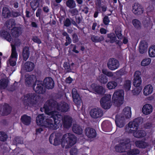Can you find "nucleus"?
<instances>
[{"mask_svg":"<svg viewBox=\"0 0 155 155\" xmlns=\"http://www.w3.org/2000/svg\"><path fill=\"white\" fill-rule=\"evenodd\" d=\"M102 72L104 74L109 77H112L115 74L118 76H120L126 73V72L123 69L117 71L115 73H113L111 72L108 71L106 69H103L102 70Z\"/></svg>","mask_w":155,"mask_h":155,"instance_id":"14","label":"nucleus"},{"mask_svg":"<svg viewBox=\"0 0 155 155\" xmlns=\"http://www.w3.org/2000/svg\"><path fill=\"white\" fill-rule=\"evenodd\" d=\"M70 24V21L68 19H67L64 22V25L66 26H68Z\"/></svg>","mask_w":155,"mask_h":155,"instance_id":"52","label":"nucleus"},{"mask_svg":"<svg viewBox=\"0 0 155 155\" xmlns=\"http://www.w3.org/2000/svg\"><path fill=\"white\" fill-rule=\"evenodd\" d=\"M43 10L45 12H48L49 11V9L48 7H44L43 8Z\"/></svg>","mask_w":155,"mask_h":155,"instance_id":"62","label":"nucleus"},{"mask_svg":"<svg viewBox=\"0 0 155 155\" xmlns=\"http://www.w3.org/2000/svg\"><path fill=\"white\" fill-rule=\"evenodd\" d=\"M6 27L11 30L12 35L13 37H17L21 34L19 29L17 27H14V22L12 20H10L7 21L6 23Z\"/></svg>","mask_w":155,"mask_h":155,"instance_id":"7","label":"nucleus"},{"mask_svg":"<svg viewBox=\"0 0 155 155\" xmlns=\"http://www.w3.org/2000/svg\"><path fill=\"white\" fill-rule=\"evenodd\" d=\"M117 83L114 81L109 82L107 84V87L109 89H114L117 86Z\"/></svg>","mask_w":155,"mask_h":155,"instance_id":"35","label":"nucleus"},{"mask_svg":"<svg viewBox=\"0 0 155 155\" xmlns=\"http://www.w3.org/2000/svg\"><path fill=\"white\" fill-rule=\"evenodd\" d=\"M71 13L72 14H74V15L77 14H78V11L77 9H73L72 10V11L71 12Z\"/></svg>","mask_w":155,"mask_h":155,"instance_id":"60","label":"nucleus"},{"mask_svg":"<svg viewBox=\"0 0 155 155\" xmlns=\"http://www.w3.org/2000/svg\"><path fill=\"white\" fill-rule=\"evenodd\" d=\"M72 81V78L70 77H68L66 79V82L67 83H68L69 84L71 83V82Z\"/></svg>","mask_w":155,"mask_h":155,"instance_id":"58","label":"nucleus"},{"mask_svg":"<svg viewBox=\"0 0 155 155\" xmlns=\"http://www.w3.org/2000/svg\"><path fill=\"white\" fill-rule=\"evenodd\" d=\"M11 13L8 8L6 7L3 8L2 10V15L5 18L9 17Z\"/></svg>","mask_w":155,"mask_h":155,"instance_id":"34","label":"nucleus"},{"mask_svg":"<svg viewBox=\"0 0 155 155\" xmlns=\"http://www.w3.org/2000/svg\"><path fill=\"white\" fill-rule=\"evenodd\" d=\"M133 24L134 26L137 28H139L141 26L140 22L136 19H135L133 21Z\"/></svg>","mask_w":155,"mask_h":155,"instance_id":"45","label":"nucleus"},{"mask_svg":"<svg viewBox=\"0 0 155 155\" xmlns=\"http://www.w3.org/2000/svg\"><path fill=\"white\" fill-rule=\"evenodd\" d=\"M35 67L34 64L33 63L31 62H27L22 67L21 71L25 70L27 71H32ZM22 71L21 72V73Z\"/></svg>","mask_w":155,"mask_h":155,"instance_id":"21","label":"nucleus"},{"mask_svg":"<svg viewBox=\"0 0 155 155\" xmlns=\"http://www.w3.org/2000/svg\"><path fill=\"white\" fill-rule=\"evenodd\" d=\"M108 122L107 121H104L102 124L101 126L102 128H105V125L107 124H108Z\"/></svg>","mask_w":155,"mask_h":155,"instance_id":"59","label":"nucleus"},{"mask_svg":"<svg viewBox=\"0 0 155 155\" xmlns=\"http://www.w3.org/2000/svg\"><path fill=\"white\" fill-rule=\"evenodd\" d=\"M151 59L149 58H144L141 61V65L143 66H146L149 65L151 62Z\"/></svg>","mask_w":155,"mask_h":155,"instance_id":"33","label":"nucleus"},{"mask_svg":"<svg viewBox=\"0 0 155 155\" xmlns=\"http://www.w3.org/2000/svg\"><path fill=\"white\" fill-rule=\"evenodd\" d=\"M29 56L28 48L26 47L24 48L23 51V57L24 60H26L28 58Z\"/></svg>","mask_w":155,"mask_h":155,"instance_id":"36","label":"nucleus"},{"mask_svg":"<svg viewBox=\"0 0 155 155\" xmlns=\"http://www.w3.org/2000/svg\"><path fill=\"white\" fill-rule=\"evenodd\" d=\"M111 95L110 94L105 95L100 100V104L102 107L105 109L109 108L112 105L111 102Z\"/></svg>","mask_w":155,"mask_h":155,"instance_id":"9","label":"nucleus"},{"mask_svg":"<svg viewBox=\"0 0 155 155\" xmlns=\"http://www.w3.org/2000/svg\"><path fill=\"white\" fill-rule=\"evenodd\" d=\"M100 32L102 34H105L106 33L107 31L105 29L101 28L100 30Z\"/></svg>","mask_w":155,"mask_h":155,"instance_id":"57","label":"nucleus"},{"mask_svg":"<svg viewBox=\"0 0 155 155\" xmlns=\"http://www.w3.org/2000/svg\"><path fill=\"white\" fill-rule=\"evenodd\" d=\"M153 88L152 85L148 84L145 86L143 89V94L145 96H148L152 93Z\"/></svg>","mask_w":155,"mask_h":155,"instance_id":"24","label":"nucleus"},{"mask_svg":"<svg viewBox=\"0 0 155 155\" xmlns=\"http://www.w3.org/2000/svg\"><path fill=\"white\" fill-rule=\"evenodd\" d=\"M108 68L111 70H114L117 69L119 66L118 61L114 58L110 59L107 63Z\"/></svg>","mask_w":155,"mask_h":155,"instance_id":"11","label":"nucleus"},{"mask_svg":"<svg viewBox=\"0 0 155 155\" xmlns=\"http://www.w3.org/2000/svg\"><path fill=\"white\" fill-rule=\"evenodd\" d=\"M143 121L142 118L139 117L134 119L133 121L130 122L128 124L129 127L128 129H126L127 131L131 133L132 131L137 130L138 128L139 124L142 123Z\"/></svg>","mask_w":155,"mask_h":155,"instance_id":"8","label":"nucleus"},{"mask_svg":"<svg viewBox=\"0 0 155 155\" xmlns=\"http://www.w3.org/2000/svg\"><path fill=\"white\" fill-rule=\"evenodd\" d=\"M97 26V24L96 23H94L93 24V25L92 26V29L93 30L95 29V27Z\"/></svg>","mask_w":155,"mask_h":155,"instance_id":"64","label":"nucleus"},{"mask_svg":"<svg viewBox=\"0 0 155 155\" xmlns=\"http://www.w3.org/2000/svg\"><path fill=\"white\" fill-rule=\"evenodd\" d=\"M124 95V92L122 90H117L114 92L112 97V103L114 106L119 107L123 104Z\"/></svg>","mask_w":155,"mask_h":155,"instance_id":"4","label":"nucleus"},{"mask_svg":"<svg viewBox=\"0 0 155 155\" xmlns=\"http://www.w3.org/2000/svg\"><path fill=\"white\" fill-rule=\"evenodd\" d=\"M72 94L74 102L78 106L80 105L81 104L82 101L76 89H72Z\"/></svg>","mask_w":155,"mask_h":155,"instance_id":"15","label":"nucleus"},{"mask_svg":"<svg viewBox=\"0 0 155 155\" xmlns=\"http://www.w3.org/2000/svg\"><path fill=\"white\" fill-rule=\"evenodd\" d=\"M21 120L24 124L26 125H28L30 123L31 118L30 117L24 115L21 117Z\"/></svg>","mask_w":155,"mask_h":155,"instance_id":"29","label":"nucleus"},{"mask_svg":"<svg viewBox=\"0 0 155 155\" xmlns=\"http://www.w3.org/2000/svg\"><path fill=\"white\" fill-rule=\"evenodd\" d=\"M36 97L34 96L33 94H28L24 97L23 101L25 104L33 106L36 102Z\"/></svg>","mask_w":155,"mask_h":155,"instance_id":"10","label":"nucleus"},{"mask_svg":"<svg viewBox=\"0 0 155 155\" xmlns=\"http://www.w3.org/2000/svg\"><path fill=\"white\" fill-rule=\"evenodd\" d=\"M128 40L126 38H124L123 39V42L124 44H127V42H128Z\"/></svg>","mask_w":155,"mask_h":155,"instance_id":"63","label":"nucleus"},{"mask_svg":"<svg viewBox=\"0 0 155 155\" xmlns=\"http://www.w3.org/2000/svg\"><path fill=\"white\" fill-rule=\"evenodd\" d=\"M90 114L92 117L97 118L102 116L103 112L101 109L96 108L91 110L90 112Z\"/></svg>","mask_w":155,"mask_h":155,"instance_id":"12","label":"nucleus"},{"mask_svg":"<svg viewBox=\"0 0 155 155\" xmlns=\"http://www.w3.org/2000/svg\"><path fill=\"white\" fill-rule=\"evenodd\" d=\"M61 112L67 111L69 109L68 105L64 102L58 104L54 103L51 104L49 101H47L43 108H41L42 112L45 113L53 118L54 123L51 118L45 119L44 114L39 115L37 117L36 122L38 125L44 126L52 129H56L61 126L62 117L59 113L54 111L55 109Z\"/></svg>","mask_w":155,"mask_h":155,"instance_id":"1","label":"nucleus"},{"mask_svg":"<svg viewBox=\"0 0 155 155\" xmlns=\"http://www.w3.org/2000/svg\"><path fill=\"white\" fill-rule=\"evenodd\" d=\"M99 81L102 83L105 84L107 81V79L105 75H102L99 77Z\"/></svg>","mask_w":155,"mask_h":155,"instance_id":"43","label":"nucleus"},{"mask_svg":"<svg viewBox=\"0 0 155 155\" xmlns=\"http://www.w3.org/2000/svg\"><path fill=\"white\" fill-rule=\"evenodd\" d=\"M91 89L94 91L96 94H101L104 93V89L103 87L97 86L95 84H93L91 86Z\"/></svg>","mask_w":155,"mask_h":155,"instance_id":"20","label":"nucleus"},{"mask_svg":"<svg viewBox=\"0 0 155 155\" xmlns=\"http://www.w3.org/2000/svg\"><path fill=\"white\" fill-rule=\"evenodd\" d=\"M21 42L19 40L16 39L15 40V42L14 43V45L15 46H19L21 44Z\"/></svg>","mask_w":155,"mask_h":155,"instance_id":"55","label":"nucleus"},{"mask_svg":"<svg viewBox=\"0 0 155 155\" xmlns=\"http://www.w3.org/2000/svg\"><path fill=\"white\" fill-rule=\"evenodd\" d=\"M0 35L8 41L10 42L11 41V36L7 31H1L0 32Z\"/></svg>","mask_w":155,"mask_h":155,"instance_id":"31","label":"nucleus"},{"mask_svg":"<svg viewBox=\"0 0 155 155\" xmlns=\"http://www.w3.org/2000/svg\"><path fill=\"white\" fill-rule=\"evenodd\" d=\"M148 47V44L145 41H141L140 43L139 48L140 53L143 54L146 52L147 51Z\"/></svg>","mask_w":155,"mask_h":155,"instance_id":"23","label":"nucleus"},{"mask_svg":"<svg viewBox=\"0 0 155 155\" xmlns=\"http://www.w3.org/2000/svg\"><path fill=\"white\" fill-rule=\"evenodd\" d=\"M61 136L59 133L52 134L49 138L50 143L56 146L60 144L61 142L62 147L65 148L70 147L76 143V137L72 134L68 133L64 135L61 142L60 139Z\"/></svg>","mask_w":155,"mask_h":155,"instance_id":"2","label":"nucleus"},{"mask_svg":"<svg viewBox=\"0 0 155 155\" xmlns=\"http://www.w3.org/2000/svg\"><path fill=\"white\" fill-rule=\"evenodd\" d=\"M33 41L36 43L38 44H40L41 43V41L38 39L37 37H34L32 39Z\"/></svg>","mask_w":155,"mask_h":155,"instance_id":"54","label":"nucleus"},{"mask_svg":"<svg viewBox=\"0 0 155 155\" xmlns=\"http://www.w3.org/2000/svg\"><path fill=\"white\" fill-rule=\"evenodd\" d=\"M103 21L104 24L105 25H107L109 22L108 17L107 16L104 17Z\"/></svg>","mask_w":155,"mask_h":155,"instance_id":"53","label":"nucleus"},{"mask_svg":"<svg viewBox=\"0 0 155 155\" xmlns=\"http://www.w3.org/2000/svg\"><path fill=\"white\" fill-rule=\"evenodd\" d=\"M141 72L139 71H136L135 72L134 75L133 84L134 86L139 87L141 84L142 80L140 75Z\"/></svg>","mask_w":155,"mask_h":155,"instance_id":"13","label":"nucleus"},{"mask_svg":"<svg viewBox=\"0 0 155 155\" xmlns=\"http://www.w3.org/2000/svg\"><path fill=\"white\" fill-rule=\"evenodd\" d=\"M151 23L148 19L143 22V24L145 27H148L151 25Z\"/></svg>","mask_w":155,"mask_h":155,"instance_id":"48","label":"nucleus"},{"mask_svg":"<svg viewBox=\"0 0 155 155\" xmlns=\"http://www.w3.org/2000/svg\"><path fill=\"white\" fill-rule=\"evenodd\" d=\"M8 136L6 134L3 132H0V140L2 141H5L7 138Z\"/></svg>","mask_w":155,"mask_h":155,"instance_id":"44","label":"nucleus"},{"mask_svg":"<svg viewBox=\"0 0 155 155\" xmlns=\"http://www.w3.org/2000/svg\"><path fill=\"white\" fill-rule=\"evenodd\" d=\"M108 37L110 39V42L111 43H113L116 42L117 43H119V41H116V38L114 34L113 33L110 34L108 35Z\"/></svg>","mask_w":155,"mask_h":155,"instance_id":"41","label":"nucleus"},{"mask_svg":"<svg viewBox=\"0 0 155 155\" xmlns=\"http://www.w3.org/2000/svg\"><path fill=\"white\" fill-rule=\"evenodd\" d=\"M77 152V149L75 148H72L70 150V153L71 155H74L76 154Z\"/></svg>","mask_w":155,"mask_h":155,"instance_id":"50","label":"nucleus"},{"mask_svg":"<svg viewBox=\"0 0 155 155\" xmlns=\"http://www.w3.org/2000/svg\"><path fill=\"white\" fill-rule=\"evenodd\" d=\"M130 140L129 139H126L124 142H122L119 145L117 146L115 148L116 150L118 152H126L128 155H134L139 153L138 150H131Z\"/></svg>","mask_w":155,"mask_h":155,"instance_id":"3","label":"nucleus"},{"mask_svg":"<svg viewBox=\"0 0 155 155\" xmlns=\"http://www.w3.org/2000/svg\"><path fill=\"white\" fill-rule=\"evenodd\" d=\"M152 106L150 104H147L144 105L142 111L143 114L145 115L150 114L153 111Z\"/></svg>","mask_w":155,"mask_h":155,"instance_id":"19","label":"nucleus"},{"mask_svg":"<svg viewBox=\"0 0 155 155\" xmlns=\"http://www.w3.org/2000/svg\"><path fill=\"white\" fill-rule=\"evenodd\" d=\"M41 12V9H38L36 12V16L37 17L40 16V15Z\"/></svg>","mask_w":155,"mask_h":155,"instance_id":"56","label":"nucleus"},{"mask_svg":"<svg viewBox=\"0 0 155 155\" xmlns=\"http://www.w3.org/2000/svg\"><path fill=\"white\" fill-rule=\"evenodd\" d=\"M116 34L117 35V38L120 39H121L122 38V35L121 33V31L120 30L118 31L115 30V31Z\"/></svg>","mask_w":155,"mask_h":155,"instance_id":"49","label":"nucleus"},{"mask_svg":"<svg viewBox=\"0 0 155 155\" xmlns=\"http://www.w3.org/2000/svg\"><path fill=\"white\" fill-rule=\"evenodd\" d=\"M135 144L137 147L142 148H145L148 146V144L147 143L140 141H136Z\"/></svg>","mask_w":155,"mask_h":155,"instance_id":"30","label":"nucleus"},{"mask_svg":"<svg viewBox=\"0 0 155 155\" xmlns=\"http://www.w3.org/2000/svg\"><path fill=\"white\" fill-rule=\"evenodd\" d=\"M5 110L3 115H7L10 113L11 110V107L7 104H5L4 106Z\"/></svg>","mask_w":155,"mask_h":155,"instance_id":"40","label":"nucleus"},{"mask_svg":"<svg viewBox=\"0 0 155 155\" xmlns=\"http://www.w3.org/2000/svg\"><path fill=\"white\" fill-rule=\"evenodd\" d=\"M66 42L65 43V45L67 46L71 42V40L68 36H66Z\"/></svg>","mask_w":155,"mask_h":155,"instance_id":"51","label":"nucleus"},{"mask_svg":"<svg viewBox=\"0 0 155 155\" xmlns=\"http://www.w3.org/2000/svg\"><path fill=\"white\" fill-rule=\"evenodd\" d=\"M45 86L48 89H51L54 86V82L52 79L50 77L46 78L44 81Z\"/></svg>","mask_w":155,"mask_h":155,"instance_id":"18","label":"nucleus"},{"mask_svg":"<svg viewBox=\"0 0 155 155\" xmlns=\"http://www.w3.org/2000/svg\"><path fill=\"white\" fill-rule=\"evenodd\" d=\"M63 122L64 126V127L68 128L71 125L72 120L71 117L68 116H66L64 117L62 120Z\"/></svg>","mask_w":155,"mask_h":155,"instance_id":"25","label":"nucleus"},{"mask_svg":"<svg viewBox=\"0 0 155 155\" xmlns=\"http://www.w3.org/2000/svg\"><path fill=\"white\" fill-rule=\"evenodd\" d=\"M42 131V129L41 128H39L37 129L36 130V133L37 134H39L41 133V131Z\"/></svg>","mask_w":155,"mask_h":155,"instance_id":"61","label":"nucleus"},{"mask_svg":"<svg viewBox=\"0 0 155 155\" xmlns=\"http://www.w3.org/2000/svg\"><path fill=\"white\" fill-rule=\"evenodd\" d=\"M8 80L5 79H2L0 80V88L5 89L8 85Z\"/></svg>","mask_w":155,"mask_h":155,"instance_id":"37","label":"nucleus"},{"mask_svg":"<svg viewBox=\"0 0 155 155\" xmlns=\"http://www.w3.org/2000/svg\"><path fill=\"white\" fill-rule=\"evenodd\" d=\"M119 116H122L123 117L127 119L131 117V107H125L123 110L121 114Z\"/></svg>","mask_w":155,"mask_h":155,"instance_id":"16","label":"nucleus"},{"mask_svg":"<svg viewBox=\"0 0 155 155\" xmlns=\"http://www.w3.org/2000/svg\"><path fill=\"white\" fill-rule=\"evenodd\" d=\"M67 6L70 8H74L76 6V3L73 0H68L66 2Z\"/></svg>","mask_w":155,"mask_h":155,"instance_id":"39","label":"nucleus"},{"mask_svg":"<svg viewBox=\"0 0 155 155\" xmlns=\"http://www.w3.org/2000/svg\"><path fill=\"white\" fill-rule=\"evenodd\" d=\"M125 119L122 116L117 115L116 116L115 123L117 127H122L126 124Z\"/></svg>","mask_w":155,"mask_h":155,"instance_id":"17","label":"nucleus"},{"mask_svg":"<svg viewBox=\"0 0 155 155\" xmlns=\"http://www.w3.org/2000/svg\"><path fill=\"white\" fill-rule=\"evenodd\" d=\"M36 81L35 76L34 75H31L27 77L26 79V84L29 86H33V89L37 93L42 94L43 92V88L42 82L39 81L38 82L37 86L36 88L34 87V82Z\"/></svg>","mask_w":155,"mask_h":155,"instance_id":"5","label":"nucleus"},{"mask_svg":"<svg viewBox=\"0 0 155 155\" xmlns=\"http://www.w3.org/2000/svg\"><path fill=\"white\" fill-rule=\"evenodd\" d=\"M141 89L135 88L132 91V93L134 95H137L141 91Z\"/></svg>","mask_w":155,"mask_h":155,"instance_id":"47","label":"nucleus"},{"mask_svg":"<svg viewBox=\"0 0 155 155\" xmlns=\"http://www.w3.org/2000/svg\"><path fill=\"white\" fill-rule=\"evenodd\" d=\"M63 66L65 69L67 70V71L68 72H70L75 68L74 66V64L73 63H72L71 65L69 66L67 63H65L64 64Z\"/></svg>","mask_w":155,"mask_h":155,"instance_id":"38","label":"nucleus"},{"mask_svg":"<svg viewBox=\"0 0 155 155\" xmlns=\"http://www.w3.org/2000/svg\"><path fill=\"white\" fill-rule=\"evenodd\" d=\"M86 134L87 136L90 138H93L95 137L96 133L95 130L92 128H88L85 130Z\"/></svg>","mask_w":155,"mask_h":155,"instance_id":"26","label":"nucleus"},{"mask_svg":"<svg viewBox=\"0 0 155 155\" xmlns=\"http://www.w3.org/2000/svg\"><path fill=\"white\" fill-rule=\"evenodd\" d=\"M91 39L93 42H97L103 40L104 38L102 37L99 38L97 36H93L91 37Z\"/></svg>","mask_w":155,"mask_h":155,"instance_id":"46","label":"nucleus"},{"mask_svg":"<svg viewBox=\"0 0 155 155\" xmlns=\"http://www.w3.org/2000/svg\"><path fill=\"white\" fill-rule=\"evenodd\" d=\"M148 54L150 57H155V45H152L149 48Z\"/></svg>","mask_w":155,"mask_h":155,"instance_id":"32","label":"nucleus"},{"mask_svg":"<svg viewBox=\"0 0 155 155\" xmlns=\"http://www.w3.org/2000/svg\"><path fill=\"white\" fill-rule=\"evenodd\" d=\"M72 130L74 133L78 134H81L83 132V129L82 127L77 124L74 125Z\"/></svg>","mask_w":155,"mask_h":155,"instance_id":"28","label":"nucleus"},{"mask_svg":"<svg viewBox=\"0 0 155 155\" xmlns=\"http://www.w3.org/2000/svg\"><path fill=\"white\" fill-rule=\"evenodd\" d=\"M137 130L132 131L134 136L136 137L140 138L145 136L146 135V133L144 131L140 130L136 131Z\"/></svg>","mask_w":155,"mask_h":155,"instance_id":"27","label":"nucleus"},{"mask_svg":"<svg viewBox=\"0 0 155 155\" xmlns=\"http://www.w3.org/2000/svg\"><path fill=\"white\" fill-rule=\"evenodd\" d=\"M133 12L135 14L139 15L143 12V10L141 5L137 3H135L133 7Z\"/></svg>","mask_w":155,"mask_h":155,"instance_id":"22","label":"nucleus"},{"mask_svg":"<svg viewBox=\"0 0 155 155\" xmlns=\"http://www.w3.org/2000/svg\"><path fill=\"white\" fill-rule=\"evenodd\" d=\"M131 87V82L130 80L126 81L124 84V88L126 91L129 90Z\"/></svg>","mask_w":155,"mask_h":155,"instance_id":"42","label":"nucleus"},{"mask_svg":"<svg viewBox=\"0 0 155 155\" xmlns=\"http://www.w3.org/2000/svg\"><path fill=\"white\" fill-rule=\"evenodd\" d=\"M12 48V52L11 57L7 62V71H8L9 64L12 66H14L16 65V61L17 59L18 54L16 52L15 46L11 44Z\"/></svg>","mask_w":155,"mask_h":155,"instance_id":"6","label":"nucleus"}]
</instances>
